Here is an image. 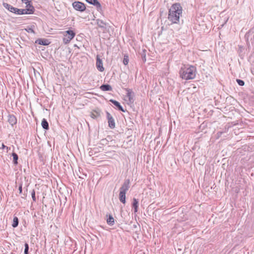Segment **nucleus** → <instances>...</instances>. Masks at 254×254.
<instances>
[{"label": "nucleus", "mask_w": 254, "mask_h": 254, "mask_svg": "<svg viewBox=\"0 0 254 254\" xmlns=\"http://www.w3.org/2000/svg\"><path fill=\"white\" fill-rule=\"evenodd\" d=\"M193 88L194 89V90H193V92H195L196 87H195V86H194V87H193Z\"/></svg>", "instance_id": "obj_36"}, {"label": "nucleus", "mask_w": 254, "mask_h": 254, "mask_svg": "<svg viewBox=\"0 0 254 254\" xmlns=\"http://www.w3.org/2000/svg\"><path fill=\"white\" fill-rule=\"evenodd\" d=\"M35 43L39 45L44 46L48 45L50 43L48 40L45 39H38L36 41Z\"/></svg>", "instance_id": "obj_14"}, {"label": "nucleus", "mask_w": 254, "mask_h": 254, "mask_svg": "<svg viewBox=\"0 0 254 254\" xmlns=\"http://www.w3.org/2000/svg\"><path fill=\"white\" fill-rule=\"evenodd\" d=\"M90 117L93 119H97L100 117V111L99 110H94L90 114Z\"/></svg>", "instance_id": "obj_19"}, {"label": "nucleus", "mask_w": 254, "mask_h": 254, "mask_svg": "<svg viewBox=\"0 0 254 254\" xmlns=\"http://www.w3.org/2000/svg\"><path fill=\"white\" fill-rule=\"evenodd\" d=\"M22 1V2H26V1H32V0H21Z\"/></svg>", "instance_id": "obj_33"}, {"label": "nucleus", "mask_w": 254, "mask_h": 254, "mask_svg": "<svg viewBox=\"0 0 254 254\" xmlns=\"http://www.w3.org/2000/svg\"><path fill=\"white\" fill-rule=\"evenodd\" d=\"M72 6L76 10L79 11L80 12L84 11L86 9L85 4L78 1L73 2L72 3Z\"/></svg>", "instance_id": "obj_4"}, {"label": "nucleus", "mask_w": 254, "mask_h": 254, "mask_svg": "<svg viewBox=\"0 0 254 254\" xmlns=\"http://www.w3.org/2000/svg\"><path fill=\"white\" fill-rule=\"evenodd\" d=\"M18 190H19V193H22V184L21 183L19 186Z\"/></svg>", "instance_id": "obj_32"}, {"label": "nucleus", "mask_w": 254, "mask_h": 254, "mask_svg": "<svg viewBox=\"0 0 254 254\" xmlns=\"http://www.w3.org/2000/svg\"><path fill=\"white\" fill-rule=\"evenodd\" d=\"M28 31V32L31 31V32H34L33 30L32 29H31V28H29V30Z\"/></svg>", "instance_id": "obj_35"}, {"label": "nucleus", "mask_w": 254, "mask_h": 254, "mask_svg": "<svg viewBox=\"0 0 254 254\" xmlns=\"http://www.w3.org/2000/svg\"><path fill=\"white\" fill-rule=\"evenodd\" d=\"M125 90L127 91V96L128 99V101L130 103H133L134 102L133 97L134 96V93L132 91V89L129 88H126Z\"/></svg>", "instance_id": "obj_9"}, {"label": "nucleus", "mask_w": 254, "mask_h": 254, "mask_svg": "<svg viewBox=\"0 0 254 254\" xmlns=\"http://www.w3.org/2000/svg\"><path fill=\"white\" fill-rule=\"evenodd\" d=\"M126 192L120 191L119 193V199L123 203H126Z\"/></svg>", "instance_id": "obj_20"}, {"label": "nucleus", "mask_w": 254, "mask_h": 254, "mask_svg": "<svg viewBox=\"0 0 254 254\" xmlns=\"http://www.w3.org/2000/svg\"><path fill=\"white\" fill-rule=\"evenodd\" d=\"M35 8L32 7V9H18L16 8L15 14H30L34 13Z\"/></svg>", "instance_id": "obj_5"}, {"label": "nucleus", "mask_w": 254, "mask_h": 254, "mask_svg": "<svg viewBox=\"0 0 254 254\" xmlns=\"http://www.w3.org/2000/svg\"><path fill=\"white\" fill-rule=\"evenodd\" d=\"M236 81L238 83V84L240 86H243L245 84L244 81L242 80L237 79L236 80Z\"/></svg>", "instance_id": "obj_30"}, {"label": "nucleus", "mask_w": 254, "mask_h": 254, "mask_svg": "<svg viewBox=\"0 0 254 254\" xmlns=\"http://www.w3.org/2000/svg\"><path fill=\"white\" fill-rule=\"evenodd\" d=\"M41 125L42 127L46 130L49 129V123H48L47 121L45 119H43L42 121Z\"/></svg>", "instance_id": "obj_21"}, {"label": "nucleus", "mask_w": 254, "mask_h": 254, "mask_svg": "<svg viewBox=\"0 0 254 254\" xmlns=\"http://www.w3.org/2000/svg\"><path fill=\"white\" fill-rule=\"evenodd\" d=\"M3 5L6 9H8L9 11L13 12L14 13H15L16 7H14L12 5L7 3H3Z\"/></svg>", "instance_id": "obj_15"}, {"label": "nucleus", "mask_w": 254, "mask_h": 254, "mask_svg": "<svg viewBox=\"0 0 254 254\" xmlns=\"http://www.w3.org/2000/svg\"><path fill=\"white\" fill-rule=\"evenodd\" d=\"M64 37L63 42L64 44L68 43L75 36V33L71 29H68L63 32Z\"/></svg>", "instance_id": "obj_2"}, {"label": "nucleus", "mask_w": 254, "mask_h": 254, "mask_svg": "<svg viewBox=\"0 0 254 254\" xmlns=\"http://www.w3.org/2000/svg\"><path fill=\"white\" fill-rule=\"evenodd\" d=\"M31 196L33 199V201L35 202L36 201V198L35 196V191L34 190H33L31 192Z\"/></svg>", "instance_id": "obj_29"}, {"label": "nucleus", "mask_w": 254, "mask_h": 254, "mask_svg": "<svg viewBox=\"0 0 254 254\" xmlns=\"http://www.w3.org/2000/svg\"><path fill=\"white\" fill-rule=\"evenodd\" d=\"M129 59L127 55H125L124 57L123 63L125 65H127L128 63Z\"/></svg>", "instance_id": "obj_27"}, {"label": "nucleus", "mask_w": 254, "mask_h": 254, "mask_svg": "<svg viewBox=\"0 0 254 254\" xmlns=\"http://www.w3.org/2000/svg\"><path fill=\"white\" fill-rule=\"evenodd\" d=\"M132 206L134 209V212L136 213L138 211V199L135 198H133V201L132 204Z\"/></svg>", "instance_id": "obj_17"}, {"label": "nucleus", "mask_w": 254, "mask_h": 254, "mask_svg": "<svg viewBox=\"0 0 254 254\" xmlns=\"http://www.w3.org/2000/svg\"><path fill=\"white\" fill-rule=\"evenodd\" d=\"M97 25L102 28H105L106 26L108 25V23L104 22L102 20L98 19L96 20Z\"/></svg>", "instance_id": "obj_18"}, {"label": "nucleus", "mask_w": 254, "mask_h": 254, "mask_svg": "<svg viewBox=\"0 0 254 254\" xmlns=\"http://www.w3.org/2000/svg\"><path fill=\"white\" fill-rule=\"evenodd\" d=\"M182 13L181 5L176 3L169 9L168 19L172 23H177L179 21L180 16Z\"/></svg>", "instance_id": "obj_1"}, {"label": "nucleus", "mask_w": 254, "mask_h": 254, "mask_svg": "<svg viewBox=\"0 0 254 254\" xmlns=\"http://www.w3.org/2000/svg\"><path fill=\"white\" fill-rule=\"evenodd\" d=\"M110 102H111L112 103H113L116 107H117L119 111H122L123 112H125V110L124 109L123 107L121 105L120 103L113 99H111L110 100Z\"/></svg>", "instance_id": "obj_13"}, {"label": "nucleus", "mask_w": 254, "mask_h": 254, "mask_svg": "<svg viewBox=\"0 0 254 254\" xmlns=\"http://www.w3.org/2000/svg\"><path fill=\"white\" fill-rule=\"evenodd\" d=\"M8 122L12 126H13L17 123L16 118L13 115H9L8 116Z\"/></svg>", "instance_id": "obj_12"}, {"label": "nucleus", "mask_w": 254, "mask_h": 254, "mask_svg": "<svg viewBox=\"0 0 254 254\" xmlns=\"http://www.w3.org/2000/svg\"><path fill=\"white\" fill-rule=\"evenodd\" d=\"M196 69L195 67L191 65V79L194 78L195 76Z\"/></svg>", "instance_id": "obj_25"}, {"label": "nucleus", "mask_w": 254, "mask_h": 254, "mask_svg": "<svg viewBox=\"0 0 254 254\" xmlns=\"http://www.w3.org/2000/svg\"><path fill=\"white\" fill-rule=\"evenodd\" d=\"M19 223L18 218L15 216L13 219V223L12 224V226L13 228H16L18 226Z\"/></svg>", "instance_id": "obj_24"}, {"label": "nucleus", "mask_w": 254, "mask_h": 254, "mask_svg": "<svg viewBox=\"0 0 254 254\" xmlns=\"http://www.w3.org/2000/svg\"><path fill=\"white\" fill-rule=\"evenodd\" d=\"M89 4H92L96 6L97 10L100 11L102 10V6L98 0H85Z\"/></svg>", "instance_id": "obj_8"}, {"label": "nucleus", "mask_w": 254, "mask_h": 254, "mask_svg": "<svg viewBox=\"0 0 254 254\" xmlns=\"http://www.w3.org/2000/svg\"><path fill=\"white\" fill-rule=\"evenodd\" d=\"M1 149H5L6 150V152H8L9 148L6 146H5L3 143H1V147H0Z\"/></svg>", "instance_id": "obj_31"}, {"label": "nucleus", "mask_w": 254, "mask_h": 254, "mask_svg": "<svg viewBox=\"0 0 254 254\" xmlns=\"http://www.w3.org/2000/svg\"><path fill=\"white\" fill-rule=\"evenodd\" d=\"M100 88L103 91H110L112 90L111 86L108 84L102 85L100 87Z\"/></svg>", "instance_id": "obj_16"}, {"label": "nucleus", "mask_w": 254, "mask_h": 254, "mask_svg": "<svg viewBox=\"0 0 254 254\" xmlns=\"http://www.w3.org/2000/svg\"><path fill=\"white\" fill-rule=\"evenodd\" d=\"M107 223L108 225L112 226L114 224V218L111 215L108 216V218L107 219Z\"/></svg>", "instance_id": "obj_22"}, {"label": "nucleus", "mask_w": 254, "mask_h": 254, "mask_svg": "<svg viewBox=\"0 0 254 254\" xmlns=\"http://www.w3.org/2000/svg\"><path fill=\"white\" fill-rule=\"evenodd\" d=\"M130 180L129 179L125 180L122 187L120 189V191L126 193L130 187Z\"/></svg>", "instance_id": "obj_7"}, {"label": "nucleus", "mask_w": 254, "mask_h": 254, "mask_svg": "<svg viewBox=\"0 0 254 254\" xmlns=\"http://www.w3.org/2000/svg\"><path fill=\"white\" fill-rule=\"evenodd\" d=\"M188 144H189V143L188 142V143H187V144L186 145H185V148H186V147H188Z\"/></svg>", "instance_id": "obj_37"}, {"label": "nucleus", "mask_w": 254, "mask_h": 254, "mask_svg": "<svg viewBox=\"0 0 254 254\" xmlns=\"http://www.w3.org/2000/svg\"><path fill=\"white\" fill-rule=\"evenodd\" d=\"M25 249H24V254H28V250H29V245L27 243H25L24 245Z\"/></svg>", "instance_id": "obj_28"}, {"label": "nucleus", "mask_w": 254, "mask_h": 254, "mask_svg": "<svg viewBox=\"0 0 254 254\" xmlns=\"http://www.w3.org/2000/svg\"><path fill=\"white\" fill-rule=\"evenodd\" d=\"M183 160L185 163H188L190 160V154L189 151H186L183 156Z\"/></svg>", "instance_id": "obj_11"}, {"label": "nucleus", "mask_w": 254, "mask_h": 254, "mask_svg": "<svg viewBox=\"0 0 254 254\" xmlns=\"http://www.w3.org/2000/svg\"><path fill=\"white\" fill-rule=\"evenodd\" d=\"M32 1H26L25 3L26 4V9H32V7L34 8V6L31 4Z\"/></svg>", "instance_id": "obj_26"}, {"label": "nucleus", "mask_w": 254, "mask_h": 254, "mask_svg": "<svg viewBox=\"0 0 254 254\" xmlns=\"http://www.w3.org/2000/svg\"><path fill=\"white\" fill-rule=\"evenodd\" d=\"M180 77L185 79H190V67H182L180 70Z\"/></svg>", "instance_id": "obj_3"}, {"label": "nucleus", "mask_w": 254, "mask_h": 254, "mask_svg": "<svg viewBox=\"0 0 254 254\" xmlns=\"http://www.w3.org/2000/svg\"><path fill=\"white\" fill-rule=\"evenodd\" d=\"M12 156L13 157V164L15 165H17V164H18L17 160H18V155L16 153L13 152L12 153Z\"/></svg>", "instance_id": "obj_23"}, {"label": "nucleus", "mask_w": 254, "mask_h": 254, "mask_svg": "<svg viewBox=\"0 0 254 254\" xmlns=\"http://www.w3.org/2000/svg\"><path fill=\"white\" fill-rule=\"evenodd\" d=\"M96 67L98 70L101 72L104 70L102 61L100 59L99 56L96 57Z\"/></svg>", "instance_id": "obj_10"}, {"label": "nucleus", "mask_w": 254, "mask_h": 254, "mask_svg": "<svg viewBox=\"0 0 254 254\" xmlns=\"http://www.w3.org/2000/svg\"><path fill=\"white\" fill-rule=\"evenodd\" d=\"M106 115L109 127L112 129L114 128L115 127V123L114 118L107 111L106 112Z\"/></svg>", "instance_id": "obj_6"}, {"label": "nucleus", "mask_w": 254, "mask_h": 254, "mask_svg": "<svg viewBox=\"0 0 254 254\" xmlns=\"http://www.w3.org/2000/svg\"><path fill=\"white\" fill-rule=\"evenodd\" d=\"M142 59L144 62L146 61L145 55H144L143 57H142Z\"/></svg>", "instance_id": "obj_34"}]
</instances>
